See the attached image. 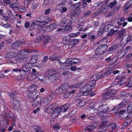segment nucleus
Listing matches in <instances>:
<instances>
[{"label": "nucleus", "instance_id": "1", "mask_svg": "<svg viewBox=\"0 0 132 132\" xmlns=\"http://www.w3.org/2000/svg\"><path fill=\"white\" fill-rule=\"evenodd\" d=\"M18 95L16 92L10 93L9 94L11 101L13 103V105L16 110H18L20 108L19 98L18 96Z\"/></svg>", "mask_w": 132, "mask_h": 132}, {"label": "nucleus", "instance_id": "2", "mask_svg": "<svg viewBox=\"0 0 132 132\" xmlns=\"http://www.w3.org/2000/svg\"><path fill=\"white\" fill-rule=\"evenodd\" d=\"M59 109H56L54 105H52L48 107L46 112L48 113L52 114V116L53 118L57 117L59 114Z\"/></svg>", "mask_w": 132, "mask_h": 132}, {"label": "nucleus", "instance_id": "3", "mask_svg": "<svg viewBox=\"0 0 132 132\" xmlns=\"http://www.w3.org/2000/svg\"><path fill=\"white\" fill-rule=\"evenodd\" d=\"M108 46L106 44H100L95 50V53L97 55H101L107 50Z\"/></svg>", "mask_w": 132, "mask_h": 132}, {"label": "nucleus", "instance_id": "4", "mask_svg": "<svg viewBox=\"0 0 132 132\" xmlns=\"http://www.w3.org/2000/svg\"><path fill=\"white\" fill-rule=\"evenodd\" d=\"M117 92V91L115 89L108 90L103 94V98L104 99L106 100L113 97V95H114Z\"/></svg>", "mask_w": 132, "mask_h": 132}, {"label": "nucleus", "instance_id": "5", "mask_svg": "<svg viewBox=\"0 0 132 132\" xmlns=\"http://www.w3.org/2000/svg\"><path fill=\"white\" fill-rule=\"evenodd\" d=\"M36 88V87L35 86L31 85L30 87V89H31V90L32 91V92L33 93H31L28 94L30 98L33 99L34 100L39 97H38V93H37L36 92H34L35 90V89Z\"/></svg>", "mask_w": 132, "mask_h": 132}, {"label": "nucleus", "instance_id": "6", "mask_svg": "<svg viewBox=\"0 0 132 132\" xmlns=\"http://www.w3.org/2000/svg\"><path fill=\"white\" fill-rule=\"evenodd\" d=\"M23 51V53L20 56L19 59L21 60L23 62H26L28 60V53L31 52L32 51L28 49H25Z\"/></svg>", "mask_w": 132, "mask_h": 132}, {"label": "nucleus", "instance_id": "7", "mask_svg": "<svg viewBox=\"0 0 132 132\" xmlns=\"http://www.w3.org/2000/svg\"><path fill=\"white\" fill-rule=\"evenodd\" d=\"M107 120L103 121L101 124L99 130L100 132H104L107 129V126L109 125L108 124L107 121L108 120V119L107 118Z\"/></svg>", "mask_w": 132, "mask_h": 132}, {"label": "nucleus", "instance_id": "8", "mask_svg": "<svg viewBox=\"0 0 132 132\" xmlns=\"http://www.w3.org/2000/svg\"><path fill=\"white\" fill-rule=\"evenodd\" d=\"M51 96H48L46 98L42 99V106H44L50 103L52 100Z\"/></svg>", "mask_w": 132, "mask_h": 132}, {"label": "nucleus", "instance_id": "9", "mask_svg": "<svg viewBox=\"0 0 132 132\" xmlns=\"http://www.w3.org/2000/svg\"><path fill=\"white\" fill-rule=\"evenodd\" d=\"M31 68V64L29 63H27L25 64L22 67V70L21 71V73H22L23 75H25L26 72H27L30 70ZM21 75H22L21 74Z\"/></svg>", "mask_w": 132, "mask_h": 132}, {"label": "nucleus", "instance_id": "10", "mask_svg": "<svg viewBox=\"0 0 132 132\" xmlns=\"http://www.w3.org/2000/svg\"><path fill=\"white\" fill-rule=\"evenodd\" d=\"M67 86V84L62 85L56 89L55 91V93L57 94H59L63 93L67 90V88L66 87Z\"/></svg>", "mask_w": 132, "mask_h": 132}, {"label": "nucleus", "instance_id": "11", "mask_svg": "<svg viewBox=\"0 0 132 132\" xmlns=\"http://www.w3.org/2000/svg\"><path fill=\"white\" fill-rule=\"evenodd\" d=\"M60 78V76L58 73H56L52 76H49L48 78L49 80L51 82H53L56 81Z\"/></svg>", "mask_w": 132, "mask_h": 132}, {"label": "nucleus", "instance_id": "12", "mask_svg": "<svg viewBox=\"0 0 132 132\" xmlns=\"http://www.w3.org/2000/svg\"><path fill=\"white\" fill-rule=\"evenodd\" d=\"M97 126V123L96 122H94L92 123L90 126L86 127L85 130H87L89 132H92L93 129L96 128Z\"/></svg>", "mask_w": 132, "mask_h": 132}, {"label": "nucleus", "instance_id": "13", "mask_svg": "<svg viewBox=\"0 0 132 132\" xmlns=\"http://www.w3.org/2000/svg\"><path fill=\"white\" fill-rule=\"evenodd\" d=\"M104 76H105L104 73H103L101 71L94 75L93 77L94 79L97 80L103 77Z\"/></svg>", "mask_w": 132, "mask_h": 132}, {"label": "nucleus", "instance_id": "14", "mask_svg": "<svg viewBox=\"0 0 132 132\" xmlns=\"http://www.w3.org/2000/svg\"><path fill=\"white\" fill-rule=\"evenodd\" d=\"M32 104L33 106H35L39 104L42 105V98L39 97L37 98L35 100H33V102H35Z\"/></svg>", "mask_w": 132, "mask_h": 132}, {"label": "nucleus", "instance_id": "15", "mask_svg": "<svg viewBox=\"0 0 132 132\" xmlns=\"http://www.w3.org/2000/svg\"><path fill=\"white\" fill-rule=\"evenodd\" d=\"M69 61H68L66 60L65 62L63 63L60 65V68L63 70L67 69H69L70 67L69 64Z\"/></svg>", "mask_w": 132, "mask_h": 132}, {"label": "nucleus", "instance_id": "16", "mask_svg": "<svg viewBox=\"0 0 132 132\" xmlns=\"http://www.w3.org/2000/svg\"><path fill=\"white\" fill-rule=\"evenodd\" d=\"M105 24H103L101 26H100L99 29V30L98 32L97 35L98 36H101L105 31Z\"/></svg>", "mask_w": 132, "mask_h": 132}, {"label": "nucleus", "instance_id": "17", "mask_svg": "<svg viewBox=\"0 0 132 132\" xmlns=\"http://www.w3.org/2000/svg\"><path fill=\"white\" fill-rule=\"evenodd\" d=\"M78 39H77L72 40L69 42V47L71 48L73 47L75 45L77 44L78 43Z\"/></svg>", "mask_w": 132, "mask_h": 132}, {"label": "nucleus", "instance_id": "18", "mask_svg": "<svg viewBox=\"0 0 132 132\" xmlns=\"http://www.w3.org/2000/svg\"><path fill=\"white\" fill-rule=\"evenodd\" d=\"M95 81L96 80L94 79V80L89 81L87 83L86 85L89 88L91 89V88L94 87L95 85Z\"/></svg>", "mask_w": 132, "mask_h": 132}, {"label": "nucleus", "instance_id": "19", "mask_svg": "<svg viewBox=\"0 0 132 132\" xmlns=\"http://www.w3.org/2000/svg\"><path fill=\"white\" fill-rule=\"evenodd\" d=\"M100 110L98 109V110L97 112V113L101 117H105L104 118V119H105L106 120H107V119H106V116L107 115V114L108 113L105 112V111H103L102 110H101L100 111Z\"/></svg>", "mask_w": 132, "mask_h": 132}, {"label": "nucleus", "instance_id": "20", "mask_svg": "<svg viewBox=\"0 0 132 132\" xmlns=\"http://www.w3.org/2000/svg\"><path fill=\"white\" fill-rule=\"evenodd\" d=\"M91 90V89L89 88L86 85L85 86L83 87L82 88H80L79 93H83L86 92H89Z\"/></svg>", "mask_w": 132, "mask_h": 132}, {"label": "nucleus", "instance_id": "21", "mask_svg": "<svg viewBox=\"0 0 132 132\" xmlns=\"http://www.w3.org/2000/svg\"><path fill=\"white\" fill-rule=\"evenodd\" d=\"M100 109V111L101 110H102L103 111H105V112L108 113L109 112L108 110H109V107L108 105H102L100 106L99 109Z\"/></svg>", "mask_w": 132, "mask_h": 132}, {"label": "nucleus", "instance_id": "22", "mask_svg": "<svg viewBox=\"0 0 132 132\" xmlns=\"http://www.w3.org/2000/svg\"><path fill=\"white\" fill-rule=\"evenodd\" d=\"M56 73V71L52 69H50L46 72V75L47 76H51Z\"/></svg>", "mask_w": 132, "mask_h": 132}, {"label": "nucleus", "instance_id": "23", "mask_svg": "<svg viewBox=\"0 0 132 132\" xmlns=\"http://www.w3.org/2000/svg\"><path fill=\"white\" fill-rule=\"evenodd\" d=\"M71 20L73 21H75L78 18V16L73 11L71 13Z\"/></svg>", "mask_w": 132, "mask_h": 132}, {"label": "nucleus", "instance_id": "24", "mask_svg": "<svg viewBox=\"0 0 132 132\" xmlns=\"http://www.w3.org/2000/svg\"><path fill=\"white\" fill-rule=\"evenodd\" d=\"M34 21L35 22V23L36 25L38 26H44L47 24L46 22H42L40 21L35 20Z\"/></svg>", "mask_w": 132, "mask_h": 132}, {"label": "nucleus", "instance_id": "25", "mask_svg": "<svg viewBox=\"0 0 132 132\" xmlns=\"http://www.w3.org/2000/svg\"><path fill=\"white\" fill-rule=\"evenodd\" d=\"M70 105L67 103L62 106L60 108V109L63 112H65L70 107Z\"/></svg>", "mask_w": 132, "mask_h": 132}, {"label": "nucleus", "instance_id": "26", "mask_svg": "<svg viewBox=\"0 0 132 132\" xmlns=\"http://www.w3.org/2000/svg\"><path fill=\"white\" fill-rule=\"evenodd\" d=\"M37 59V56L36 55L33 56L30 60V64H33L36 63Z\"/></svg>", "mask_w": 132, "mask_h": 132}, {"label": "nucleus", "instance_id": "27", "mask_svg": "<svg viewBox=\"0 0 132 132\" xmlns=\"http://www.w3.org/2000/svg\"><path fill=\"white\" fill-rule=\"evenodd\" d=\"M76 101L77 103H78V106H79L80 107H82L85 105V102L83 101L80 99H77L76 98Z\"/></svg>", "mask_w": 132, "mask_h": 132}, {"label": "nucleus", "instance_id": "28", "mask_svg": "<svg viewBox=\"0 0 132 132\" xmlns=\"http://www.w3.org/2000/svg\"><path fill=\"white\" fill-rule=\"evenodd\" d=\"M127 102L126 100H123L121 103L117 106L118 107L121 108L125 106L127 104Z\"/></svg>", "mask_w": 132, "mask_h": 132}, {"label": "nucleus", "instance_id": "29", "mask_svg": "<svg viewBox=\"0 0 132 132\" xmlns=\"http://www.w3.org/2000/svg\"><path fill=\"white\" fill-rule=\"evenodd\" d=\"M14 56V53L13 52H10L7 54L5 56V57L6 58L10 59L13 58Z\"/></svg>", "mask_w": 132, "mask_h": 132}, {"label": "nucleus", "instance_id": "30", "mask_svg": "<svg viewBox=\"0 0 132 132\" xmlns=\"http://www.w3.org/2000/svg\"><path fill=\"white\" fill-rule=\"evenodd\" d=\"M58 5L60 6V7L62 8V10L61 11V12H65L68 9L67 8L64 7L65 4H60Z\"/></svg>", "mask_w": 132, "mask_h": 132}, {"label": "nucleus", "instance_id": "31", "mask_svg": "<svg viewBox=\"0 0 132 132\" xmlns=\"http://www.w3.org/2000/svg\"><path fill=\"white\" fill-rule=\"evenodd\" d=\"M130 1H129V2L125 6V9L124 10L125 12H127L128 11V9L130 8L131 7L130 5H131V4L130 3Z\"/></svg>", "mask_w": 132, "mask_h": 132}, {"label": "nucleus", "instance_id": "32", "mask_svg": "<svg viewBox=\"0 0 132 132\" xmlns=\"http://www.w3.org/2000/svg\"><path fill=\"white\" fill-rule=\"evenodd\" d=\"M117 4L116 0H114L113 2H111L109 4V7L111 9H112L113 7L116 6Z\"/></svg>", "mask_w": 132, "mask_h": 132}, {"label": "nucleus", "instance_id": "33", "mask_svg": "<svg viewBox=\"0 0 132 132\" xmlns=\"http://www.w3.org/2000/svg\"><path fill=\"white\" fill-rule=\"evenodd\" d=\"M72 95L70 94L69 92L64 93L63 95V97L65 98H70L72 96Z\"/></svg>", "mask_w": 132, "mask_h": 132}, {"label": "nucleus", "instance_id": "34", "mask_svg": "<svg viewBox=\"0 0 132 132\" xmlns=\"http://www.w3.org/2000/svg\"><path fill=\"white\" fill-rule=\"evenodd\" d=\"M42 36L45 39V41L46 42H47L48 40H50L51 38V36L48 35H43Z\"/></svg>", "mask_w": 132, "mask_h": 132}, {"label": "nucleus", "instance_id": "35", "mask_svg": "<svg viewBox=\"0 0 132 132\" xmlns=\"http://www.w3.org/2000/svg\"><path fill=\"white\" fill-rule=\"evenodd\" d=\"M17 41H16L12 44L11 46L14 49L19 47Z\"/></svg>", "mask_w": 132, "mask_h": 132}, {"label": "nucleus", "instance_id": "36", "mask_svg": "<svg viewBox=\"0 0 132 132\" xmlns=\"http://www.w3.org/2000/svg\"><path fill=\"white\" fill-rule=\"evenodd\" d=\"M112 26L110 24H108L107 25H105V31H108L109 29H112L111 28Z\"/></svg>", "mask_w": 132, "mask_h": 132}, {"label": "nucleus", "instance_id": "37", "mask_svg": "<svg viewBox=\"0 0 132 132\" xmlns=\"http://www.w3.org/2000/svg\"><path fill=\"white\" fill-rule=\"evenodd\" d=\"M113 69L112 68H109L108 70L104 73L105 74V76H107L108 75L110 74V73L113 72Z\"/></svg>", "mask_w": 132, "mask_h": 132}, {"label": "nucleus", "instance_id": "38", "mask_svg": "<svg viewBox=\"0 0 132 132\" xmlns=\"http://www.w3.org/2000/svg\"><path fill=\"white\" fill-rule=\"evenodd\" d=\"M118 59V58L117 57H113L111 58V64H114L116 62H117Z\"/></svg>", "mask_w": 132, "mask_h": 132}, {"label": "nucleus", "instance_id": "39", "mask_svg": "<svg viewBox=\"0 0 132 132\" xmlns=\"http://www.w3.org/2000/svg\"><path fill=\"white\" fill-rule=\"evenodd\" d=\"M45 32H50L52 31V30L51 29L50 26H47L45 28L44 30Z\"/></svg>", "mask_w": 132, "mask_h": 132}, {"label": "nucleus", "instance_id": "40", "mask_svg": "<svg viewBox=\"0 0 132 132\" xmlns=\"http://www.w3.org/2000/svg\"><path fill=\"white\" fill-rule=\"evenodd\" d=\"M49 59L52 61H54L58 59V57L57 56H55L54 55H53L50 56Z\"/></svg>", "mask_w": 132, "mask_h": 132}, {"label": "nucleus", "instance_id": "41", "mask_svg": "<svg viewBox=\"0 0 132 132\" xmlns=\"http://www.w3.org/2000/svg\"><path fill=\"white\" fill-rule=\"evenodd\" d=\"M117 46L115 45H114L113 46H112L109 49L108 51L109 52L111 51H114L117 49Z\"/></svg>", "mask_w": 132, "mask_h": 132}, {"label": "nucleus", "instance_id": "42", "mask_svg": "<svg viewBox=\"0 0 132 132\" xmlns=\"http://www.w3.org/2000/svg\"><path fill=\"white\" fill-rule=\"evenodd\" d=\"M110 31L112 33L113 35H118L119 34V30H115L113 29H111Z\"/></svg>", "mask_w": 132, "mask_h": 132}, {"label": "nucleus", "instance_id": "43", "mask_svg": "<svg viewBox=\"0 0 132 132\" xmlns=\"http://www.w3.org/2000/svg\"><path fill=\"white\" fill-rule=\"evenodd\" d=\"M80 34V32H77L74 33H72L69 34V36L71 37H76Z\"/></svg>", "mask_w": 132, "mask_h": 132}, {"label": "nucleus", "instance_id": "44", "mask_svg": "<svg viewBox=\"0 0 132 132\" xmlns=\"http://www.w3.org/2000/svg\"><path fill=\"white\" fill-rule=\"evenodd\" d=\"M81 5V3L80 2H78L75 4H73L72 5L74 6V7L76 9H78L79 8V7Z\"/></svg>", "mask_w": 132, "mask_h": 132}, {"label": "nucleus", "instance_id": "45", "mask_svg": "<svg viewBox=\"0 0 132 132\" xmlns=\"http://www.w3.org/2000/svg\"><path fill=\"white\" fill-rule=\"evenodd\" d=\"M88 92H86L83 93H79L78 94V96H80L82 95H84L85 96H87L88 94Z\"/></svg>", "mask_w": 132, "mask_h": 132}, {"label": "nucleus", "instance_id": "46", "mask_svg": "<svg viewBox=\"0 0 132 132\" xmlns=\"http://www.w3.org/2000/svg\"><path fill=\"white\" fill-rule=\"evenodd\" d=\"M81 61L79 60H78V62L73 61L72 60H70L69 61V64H72L73 63L75 64L76 63L79 64L80 62Z\"/></svg>", "mask_w": 132, "mask_h": 132}, {"label": "nucleus", "instance_id": "47", "mask_svg": "<svg viewBox=\"0 0 132 132\" xmlns=\"http://www.w3.org/2000/svg\"><path fill=\"white\" fill-rule=\"evenodd\" d=\"M101 8L100 9V12L102 13L104 11L106 8V6L105 5H103L101 6Z\"/></svg>", "mask_w": 132, "mask_h": 132}, {"label": "nucleus", "instance_id": "48", "mask_svg": "<svg viewBox=\"0 0 132 132\" xmlns=\"http://www.w3.org/2000/svg\"><path fill=\"white\" fill-rule=\"evenodd\" d=\"M120 95L124 96L127 97L129 95V94L125 92H122L121 93Z\"/></svg>", "mask_w": 132, "mask_h": 132}, {"label": "nucleus", "instance_id": "49", "mask_svg": "<svg viewBox=\"0 0 132 132\" xmlns=\"http://www.w3.org/2000/svg\"><path fill=\"white\" fill-rule=\"evenodd\" d=\"M52 30H53V29H55L56 26V24L55 23H53L51 24H50V25Z\"/></svg>", "mask_w": 132, "mask_h": 132}, {"label": "nucleus", "instance_id": "50", "mask_svg": "<svg viewBox=\"0 0 132 132\" xmlns=\"http://www.w3.org/2000/svg\"><path fill=\"white\" fill-rule=\"evenodd\" d=\"M70 27L69 26L65 25L63 30L64 31L67 32L70 30Z\"/></svg>", "mask_w": 132, "mask_h": 132}, {"label": "nucleus", "instance_id": "51", "mask_svg": "<svg viewBox=\"0 0 132 132\" xmlns=\"http://www.w3.org/2000/svg\"><path fill=\"white\" fill-rule=\"evenodd\" d=\"M69 38H68L67 37H65L63 38L62 40V42L63 43H68L69 42Z\"/></svg>", "mask_w": 132, "mask_h": 132}, {"label": "nucleus", "instance_id": "52", "mask_svg": "<svg viewBox=\"0 0 132 132\" xmlns=\"http://www.w3.org/2000/svg\"><path fill=\"white\" fill-rule=\"evenodd\" d=\"M127 111L128 113L131 112L132 111V106L129 105L127 107Z\"/></svg>", "mask_w": 132, "mask_h": 132}, {"label": "nucleus", "instance_id": "53", "mask_svg": "<svg viewBox=\"0 0 132 132\" xmlns=\"http://www.w3.org/2000/svg\"><path fill=\"white\" fill-rule=\"evenodd\" d=\"M82 84L81 82H78L77 84L76 85H75L72 86V87L73 88H77L79 87Z\"/></svg>", "mask_w": 132, "mask_h": 132}, {"label": "nucleus", "instance_id": "54", "mask_svg": "<svg viewBox=\"0 0 132 132\" xmlns=\"http://www.w3.org/2000/svg\"><path fill=\"white\" fill-rule=\"evenodd\" d=\"M10 7L12 8H18L16 3H13L10 4Z\"/></svg>", "mask_w": 132, "mask_h": 132}, {"label": "nucleus", "instance_id": "55", "mask_svg": "<svg viewBox=\"0 0 132 132\" xmlns=\"http://www.w3.org/2000/svg\"><path fill=\"white\" fill-rule=\"evenodd\" d=\"M125 29L124 28H122L121 30H119V34H122L124 35L125 34Z\"/></svg>", "mask_w": 132, "mask_h": 132}, {"label": "nucleus", "instance_id": "56", "mask_svg": "<svg viewBox=\"0 0 132 132\" xmlns=\"http://www.w3.org/2000/svg\"><path fill=\"white\" fill-rule=\"evenodd\" d=\"M131 62H129L127 63L125 65L126 67L127 68H131L132 66V63Z\"/></svg>", "mask_w": 132, "mask_h": 132}, {"label": "nucleus", "instance_id": "57", "mask_svg": "<svg viewBox=\"0 0 132 132\" xmlns=\"http://www.w3.org/2000/svg\"><path fill=\"white\" fill-rule=\"evenodd\" d=\"M122 84H125L127 81V79L126 78H124L120 80Z\"/></svg>", "mask_w": 132, "mask_h": 132}, {"label": "nucleus", "instance_id": "58", "mask_svg": "<svg viewBox=\"0 0 132 132\" xmlns=\"http://www.w3.org/2000/svg\"><path fill=\"white\" fill-rule=\"evenodd\" d=\"M35 22H32L31 26H30V27L29 28V29L30 30H31V28H32V29H34V28H35V25H36L35 24ZM32 29H31V30Z\"/></svg>", "mask_w": 132, "mask_h": 132}, {"label": "nucleus", "instance_id": "59", "mask_svg": "<svg viewBox=\"0 0 132 132\" xmlns=\"http://www.w3.org/2000/svg\"><path fill=\"white\" fill-rule=\"evenodd\" d=\"M97 7H98L100 6L101 7L103 5V4L102 2H99L96 4Z\"/></svg>", "mask_w": 132, "mask_h": 132}, {"label": "nucleus", "instance_id": "60", "mask_svg": "<svg viewBox=\"0 0 132 132\" xmlns=\"http://www.w3.org/2000/svg\"><path fill=\"white\" fill-rule=\"evenodd\" d=\"M119 55H122L121 57H123L125 55V51L123 50H121L119 53Z\"/></svg>", "mask_w": 132, "mask_h": 132}, {"label": "nucleus", "instance_id": "61", "mask_svg": "<svg viewBox=\"0 0 132 132\" xmlns=\"http://www.w3.org/2000/svg\"><path fill=\"white\" fill-rule=\"evenodd\" d=\"M53 127L56 129L57 130L59 129L60 126L58 124L56 123L54 125Z\"/></svg>", "mask_w": 132, "mask_h": 132}, {"label": "nucleus", "instance_id": "62", "mask_svg": "<svg viewBox=\"0 0 132 132\" xmlns=\"http://www.w3.org/2000/svg\"><path fill=\"white\" fill-rule=\"evenodd\" d=\"M48 59V57L47 56H44L43 58V60H42V62L43 63H46Z\"/></svg>", "mask_w": 132, "mask_h": 132}, {"label": "nucleus", "instance_id": "63", "mask_svg": "<svg viewBox=\"0 0 132 132\" xmlns=\"http://www.w3.org/2000/svg\"><path fill=\"white\" fill-rule=\"evenodd\" d=\"M92 12L91 11H88L85 13L84 15L85 16H89L91 13Z\"/></svg>", "mask_w": 132, "mask_h": 132}, {"label": "nucleus", "instance_id": "64", "mask_svg": "<svg viewBox=\"0 0 132 132\" xmlns=\"http://www.w3.org/2000/svg\"><path fill=\"white\" fill-rule=\"evenodd\" d=\"M128 122H125L123 124V126H122V128H125L126 127H127L129 125Z\"/></svg>", "mask_w": 132, "mask_h": 132}]
</instances>
